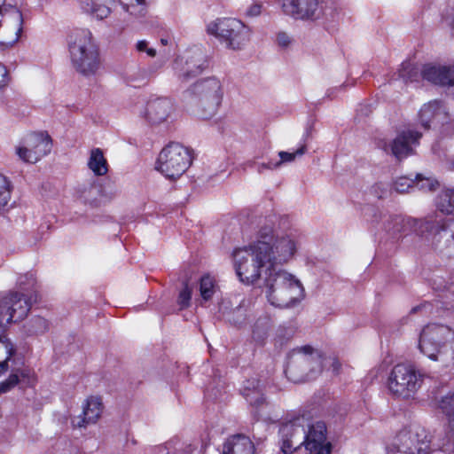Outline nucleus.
I'll list each match as a JSON object with an SVG mask.
<instances>
[{
  "mask_svg": "<svg viewBox=\"0 0 454 454\" xmlns=\"http://www.w3.org/2000/svg\"><path fill=\"white\" fill-rule=\"evenodd\" d=\"M301 239L298 229L275 231L270 224L261 226L254 241L232 253L239 280L248 286L261 285L274 267L288 263L294 257Z\"/></svg>",
  "mask_w": 454,
  "mask_h": 454,
  "instance_id": "1",
  "label": "nucleus"
},
{
  "mask_svg": "<svg viewBox=\"0 0 454 454\" xmlns=\"http://www.w3.org/2000/svg\"><path fill=\"white\" fill-rule=\"evenodd\" d=\"M367 219L375 226L380 223V228L393 235L406 233L408 230H419L435 252L454 255V220L428 217L424 220L405 218L403 216H389L379 208L368 207L365 211Z\"/></svg>",
  "mask_w": 454,
  "mask_h": 454,
  "instance_id": "2",
  "label": "nucleus"
},
{
  "mask_svg": "<svg viewBox=\"0 0 454 454\" xmlns=\"http://www.w3.org/2000/svg\"><path fill=\"white\" fill-rule=\"evenodd\" d=\"M260 286L268 302L279 309L294 308L305 297V290L301 280L279 266L274 267Z\"/></svg>",
  "mask_w": 454,
  "mask_h": 454,
  "instance_id": "3",
  "label": "nucleus"
},
{
  "mask_svg": "<svg viewBox=\"0 0 454 454\" xmlns=\"http://www.w3.org/2000/svg\"><path fill=\"white\" fill-rule=\"evenodd\" d=\"M420 352L430 360L448 367L454 365V330L444 325H426L418 345Z\"/></svg>",
  "mask_w": 454,
  "mask_h": 454,
  "instance_id": "4",
  "label": "nucleus"
},
{
  "mask_svg": "<svg viewBox=\"0 0 454 454\" xmlns=\"http://www.w3.org/2000/svg\"><path fill=\"white\" fill-rule=\"evenodd\" d=\"M67 43L75 70L86 76L97 74L100 67V59L91 32L86 28H76L69 34Z\"/></svg>",
  "mask_w": 454,
  "mask_h": 454,
  "instance_id": "5",
  "label": "nucleus"
},
{
  "mask_svg": "<svg viewBox=\"0 0 454 454\" xmlns=\"http://www.w3.org/2000/svg\"><path fill=\"white\" fill-rule=\"evenodd\" d=\"M185 97L195 108L200 119H210L215 115L223 97V84L215 77L201 79L193 83L185 92Z\"/></svg>",
  "mask_w": 454,
  "mask_h": 454,
  "instance_id": "6",
  "label": "nucleus"
},
{
  "mask_svg": "<svg viewBox=\"0 0 454 454\" xmlns=\"http://www.w3.org/2000/svg\"><path fill=\"white\" fill-rule=\"evenodd\" d=\"M206 31L215 36L225 48L233 51L245 47L251 37L250 28L235 18H218L207 24Z\"/></svg>",
  "mask_w": 454,
  "mask_h": 454,
  "instance_id": "7",
  "label": "nucleus"
},
{
  "mask_svg": "<svg viewBox=\"0 0 454 454\" xmlns=\"http://www.w3.org/2000/svg\"><path fill=\"white\" fill-rule=\"evenodd\" d=\"M423 383V374L414 365L398 364L392 369L387 379L391 395L402 399L413 397Z\"/></svg>",
  "mask_w": 454,
  "mask_h": 454,
  "instance_id": "8",
  "label": "nucleus"
},
{
  "mask_svg": "<svg viewBox=\"0 0 454 454\" xmlns=\"http://www.w3.org/2000/svg\"><path fill=\"white\" fill-rule=\"evenodd\" d=\"M192 163V155L188 148L178 143H170L160 153L156 169L167 178L180 177Z\"/></svg>",
  "mask_w": 454,
  "mask_h": 454,
  "instance_id": "9",
  "label": "nucleus"
},
{
  "mask_svg": "<svg viewBox=\"0 0 454 454\" xmlns=\"http://www.w3.org/2000/svg\"><path fill=\"white\" fill-rule=\"evenodd\" d=\"M19 4L20 0H0V44L5 47L14 46L23 31L24 19Z\"/></svg>",
  "mask_w": 454,
  "mask_h": 454,
  "instance_id": "10",
  "label": "nucleus"
},
{
  "mask_svg": "<svg viewBox=\"0 0 454 454\" xmlns=\"http://www.w3.org/2000/svg\"><path fill=\"white\" fill-rule=\"evenodd\" d=\"M207 67V56L203 48L198 45L187 48L172 63L174 74L181 82L200 75Z\"/></svg>",
  "mask_w": 454,
  "mask_h": 454,
  "instance_id": "11",
  "label": "nucleus"
},
{
  "mask_svg": "<svg viewBox=\"0 0 454 454\" xmlns=\"http://www.w3.org/2000/svg\"><path fill=\"white\" fill-rule=\"evenodd\" d=\"M31 297L20 292H10L0 300V327L18 322L27 317Z\"/></svg>",
  "mask_w": 454,
  "mask_h": 454,
  "instance_id": "12",
  "label": "nucleus"
},
{
  "mask_svg": "<svg viewBox=\"0 0 454 454\" xmlns=\"http://www.w3.org/2000/svg\"><path fill=\"white\" fill-rule=\"evenodd\" d=\"M51 150V141L45 133H32L27 135L16 146L18 157L24 162L35 163L47 155Z\"/></svg>",
  "mask_w": 454,
  "mask_h": 454,
  "instance_id": "13",
  "label": "nucleus"
},
{
  "mask_svg": "<svg viewBox=\"0 0 454 454\" xmlns=\"http://www.w3.org/2000/svg\"><path fill=\"white\" fill-rule=\"evenodd\" d=\"M282 12L300 20H313L319 17L318 0H278Z\"/></svg>",
  "mask_w": 454,
  "mask_h": 454,
  "instance_id": "14",
  "label": "nucleus"
},
{
  "mask_svg": "<svg viewBox=\"0 0 454 454\" xmlns=\"http://www.w3.org/2000/svg\"><path fill=\"white\" fill-rule=\"evenodd\" d=\"M175 111V105L168 98H157L147 102L142 116L150 125L167 122Z\"/></svg>",
  "mask_w": 454,
  "mask_h": 454,
  "instance_id": "15",
  "label": "nucleus"
},
{
  "mask_svg": "<svg viewBox=\"0 0 454 454\" xmlns=\"http://www.w3.org/2000/svg\"><path fill=\"white\" fill-rule=\"evenodd\" d=\"M421 134L414 129L403 130L397 135L388 145L382 146L384 151L391 152L397 159H403L411 154L412 146L417 145Z\"/></svg>",
  "mask_w": 454,
  "mask_h": 454,
  "instance_id": "16",
  "label": "nucleus"
},
{
  "mask_svg": "<svg viewBox=\"0 0 454 454\" xmlns=\"http://www.w3.org/2000/svg\"><path fill=\"white\" fill-rule=\"evenodd\" d=\"M448 119L445 106L438 100L424 104L419 112V121L425 129H429L432 125L443 124Z\"/></svg>",
  "mask_w": 454,
  "mask_h": 454,
  "instance_id": "17",
  "label": "nucleus"
},
{
  "mask_svg": "<svg viewBox=\"0 0 454 454\" xmlns=\"http://www.w3.org/2000/svg\"><path fill=\"white\" fill-rule=\"evenodd\" d=\"M306 434L305 454H330L331 443L326 439V427H309Z\"/></svg>",
  "mask_w": 454,
  "mask_h": 454,
  "instance_id": "18",
  "label": "nucleus"
},
{
  "mask_svg": "<svg viewBox=\"0 0 454 454\" xmlns=\"http://www.w3.org/2000/svg\"><path fill=\"white\" fill-rule=\"evenodd\" d=\"M421 77L434 84L451 86L454 84V67L427 64L421 70Z\"/></svg>",
  "mask_w": 454,
  "mask_h": 454,
  "instance_id": "19",
  "label": "nucleus"
},
{
  "mask_svg": "<svg viewBox=\"0 0 454 454\" xmlns=\"http://www.w3.org/2000/svg\"><path fill=\"white\" fill-rule=\"evenodd\" d=\"M293 356H297V360L312 365V370H316L318 372H321L323 367L329 363L332 364L334 372L337 371L340 366L338 361L332 358L323 357L319 352L314 351L309 346H304L294 349L293 351Z\"/></svg>",
  "mask_w": 454,
  "mask_h": 454,
  "instance_id": "20",
  "label": "nucleus"
},
{
  "mask_svg": "<svg viewBox=\"0 0 454 454\" xmlns=\"http://www.w3.org/2000/svg\"><path fill=\"white\" fill-rule=\"evenodd\" d=\"M36 381L35 371L27 366H22L13 371L8 379L0 383V392L1 394L6 393L19 384L24 387H33Z\"/></svg>",
  "mask_w": 454,
  "mask_h": 454,
  "instance_id": "21",
  "label": "nucleus"
},
{
  "mask_svg": "<svg viewBox=\"0 0 454 454\" xmlns=\"http://www.w3.org/2000/svg\"><path fill=\"white\" fill-rule=\"evenodd\" d=\"M104 404L101 396L90 395L82 404V414L80 415L82 424L95 425L98 423L104 411Z\"/></svg>",
  "mask_w": 454,
  "mask_h": 454,
  "instance_id": "22",
  "label": "nucleus"
},
{
  "mask_svg": "<svg viewBox=\"0 0 454 454\" xmlns=\"http://www.w3.org/2000/svg\"><path fill=\"white\" fill-rule=\"evenodd\" d=\"M75 201L88 207H98L103 200L102 189L98 184H90L80 186L75 192Z\"/></svg>",
  "mask_w": 454,
  "mask_h": 454,
  "instance_id": "23",
  "label": "nucleus"
},
{
  "mask_svg": "<svg viewBox=\"0 0 454 454\" xmlns=\"http://www.w3.org/2000/svg\"><path fill=\"white\" fill-rule=\"evenodd\" d=\"M254 446L249 437L238 434L229 437L223 446V454H254Z\"/></svg>",
  "mask_w": 454,
  "mask_h": 454,
  "instance_id": "24",
  "label": "nucleus"
},
{
  "mask_svg": "<svg viewBox=\"0 0 454 454\" xmlns=\"http://www.w3.org/2000/svg\"><path fill=\"white\" fill-rule=\"evenodd\" d=\"M199 292L200 306H207L220 293V286L215 276L204 274L199 280Z\"/></svg>",
  "mask_w": 454,
  "mask_h": 454,
  "instance_id": "25",
  "label": "nucleus"
},
{
  "mask_svg": "<svg viewBox=\"0 0 454 454\" xmlns=\"http://www.w3.org/2000/svg\"><path fill=\"white\" fill-rule=\"evenodd\" d=\"M112 0H81L82 10L97 20H104L111 12Z\"/></svg>",
  "mask_w": 454,
  "mask_h": 454,
  "instance_id": "26",
  "label": "nucleus"
},
{
  "mask_svg": "<svg viewBox=\"0 0 454 454\" xmlns=\"http://www.w3.org/2000/svg\"><path fill=\"white\" fill-rule=\"evenodd\" d=\"M241 393L251 406L260 407L265 403L264 395L257 380L252 379L245 382Z\"/></svg>",
  "mask_w": 454,
  "mask_h": 454,
  "instance_id": "27",
  "label": "nucleus"
},
{
  "mask_svg": "<svg viewBox=\"0 0 454 454\" xmlns=\"http://www.w3.org/2000/svg\"><path fill=\"white\" fill-rule=\"evenodd\" d=\"M307 152V146L305 145H301L294 152H285L280 151L278 153L279 160H270L268 163H262L258 166V171L262 172L264 168L276 169L281 167L283 164L291 163L296 160L297 157L302 156Z\"/></svg>",
  "mask_w": 454,
  "mask_h": 454,
  "instance_id": "28",
  "label": "nucleus"
},
{
  "mask_svg": "<svg viewBox=\"0 0 454 454\" xmlns=\"http://www.w3.org/2000/svg\"><path fill=\"white\" fill-rule=\"evenodd\" d=\"M87 166L96 176H103L108 172V163L100 148L90 150Z\"/></svg>",
  "mask_w": 454,
  "mask_h": 454,
  "instance_id": "29",
  "label": "nucleus"
},
{
  "mask_svg": "<svg viewBox=\"0 0 454 454\" xmlns=\"http://www.w3.org/2000/svg\"><path fill=\"white\" fill-rule=\"evenodd\" d=\"M272 328V319L262 316L256 319L252 329V338L258 345H263Z\"/></svg>",
  "mask_w": 454,
  "mask_h": 454,
  "instance_id": "30",
  "label": "nucleus"
},
{
  "mask_svg": "<svg viewBox=\"0 0 454 454\" xmlns=\"http://www.w3.org/2000/svg\"><path fill=\"white\" fill-rule=\"evenodd\" d=\"M312 419L310 411H292L286 414L283 426H326L325 422H312Z\"/></svg>",
  "mask_w": 454,
  "mask_h": 454,
  "instance_id": "31",
  "label": "nucleus"
},
{
  "mask_svg": "<svg viewBox=\"0 0 454 454\" xmlns=\"http://www.w3.org/2000/svg\"><path fill=\"white\" fill-rule=\"evenodd\" d=\"M157 71L154 66L146 68H137L127 76V82L134 86L145 84Z\"/></svg>",
  "mask_w": 454,
  "mask_h": 454,
  "instance_id": "32",
  "label": "nucleus"
},
{
  "mask_svg": "<svg viewBox=\"0 0 454 454\" xmlns=\"http://www.w3.org/2000/svg\"><path fill=\"white\" fill-rule=\"evenodd\" d=\"M438 210L446 215H454V189L442 191L436 200Z\"/></svg>",
  "mask_w": 454,
  "mask_h": 454,
  "instance_id": "33",
  "label": "nucleus"
},
{
  "mask_svg": "<svg viewBox=\"0 0 454 454\" xmlns=\"http://www.w3.org/2000/svg\"><path fill=\"white\" fill-rule=\"evenodd\" d=\"M419 432H409V439L411 441L409 449L411 450L413 447L418 452L427 451L429 449L430 440L426 434L425 427H419Z\"/></svg>",
  "mask_w": 454,
  "mask_h": 454,
  "instance_id": "34",
  "label": "nucleus"
},
{
  "mask_svg": "<svg viewBox=\"0 0 454 454\" xmlns=\"http://www.w3.org/2000/svg\"><path fill=\"white\" fill-rule=\"evenodd\" d=\"M124 9L135 17L144 16L146 12L147 0H120Z\"/></svg>",
  "mask_w": 454,
  "mask_h": 454,
  "instance_id": "35",
  "label": "nucleus"
},
{
  "mask_svg": "<svg viewBox=\"0 0 454 454\" xmlns=\"http://www.w3.org/2000/svg\"><path fill=\"white\" fill-rule=\"evenodd\" d=\"M420 70L421 69L411 62H403L398 74L399 77L402 78L404 82H412L419 81V78L421 76Z\"/></svg>",
  "mask_w": 454,
  "mask_h": 454,
  "instance_id": "36",
  "label": "nucleus"
},
{
  "mask_svg": "<svg viewBox=\"0 0 454 454\" xmlns=\"http://www.w3.org/2000/svg\"><path fill=\"white\" fill-rule=\"evenodd\" d=\"M12 183L4 175L0 174V210L7 206L12 196Z\"/></svg>",
  "mask_w": 454,
  "mask_h": 454,
  "instance_id": "37",
  "label": "nucleus"
},
{
  "mask_svg": "<svg viewBox=\"0 0 454 454\" xmlns=\"http://www.w3.org/2000/svg\"><path fill=\"white\" fill-rule=\"evenodd\" d=\"M14 353L12 343L4 336L0 335V363H4L5 371L7 370V361Z\"/></svg>",
  "mask_w": 454,
  "mask_h": 454,
  "instance_id": "38",
  "label": "nucleus"
},
{
  "mask_svg": "<svg viewBox=\"0 0 454 454\" xmlns=\"http://www.w3.org/2000/svg\"><path fill=\"white\" fill-rule=\"evenodd\" d=\"M414 180V187H417L421 191H434L439 186L437 180L432 177H426L421 174H417Z\"/></svg>",
  "mask_w": 454,
  "mask_h": 454,
  "instance_id": "39",
  "label": "nucleus"
},
{
  "mask_svg": "<svg viewBox=\"0 0 454 454\" xmlns=\"http://www.w3.org/2000/svg\"><path fill=\"white\" fill-rule=\"evenodd\" d=\"M294 329L291 326H279L276 332L274 341L276 345L283 346L294 335Z\"/></svg>",
  "mask_w": 454,
  "mask_h": 454,
  "instance_id": "40",
  "label": "nucleus"
},
{
  "mask_svg": "<svg viewBox=\"0 0 454 454\" xmlns=\"http://www.w3.org/2000/svg\"><path fill=\"white\" fill-rule=\"evenodd\" d=\"M440 409L446 414L449 420L454 419V394L448 395L441 400Z\"/></svg>",
  "mask_w": 454,
  "mask_h": 454,
  "instance_id": "41",
  "label": "nucleus"
},
{
  "mask_svg": "<svg viewBox=\"0 0 454 454\" xmlns=\"http://www.w3.org/2000/svg\"><path fill=\"white\" fill-rule=\"evenodd\" d=\"M36 280L35 275L31 272L23 274L19 277L17 284L21 291H30L35 286Z\"/></svg>",
  "mask_w": 454,
  "mask_h": 454,
  "instance_id": "42",
  "label": "nucleus"
},
{
  "mask_svg": "<svg viewBox=\"0 0 454 454\" xmlns=\"http://www.w3.org/2000/svg\"><path fill=\"white\" fill-rule=\"evenodd\" d=\"M414 178L408 176H400L394 183V189L400 193L409 192L410 188L414 187Z\"/></svg>",
  "mask_w": 454,
  "mask_h": 454,
  "instance_id": "43",
  "label": "nucleus"
},
{
  "mask_svg": "<svg viewBox=\"0 0 454 454\" xmlns=\"http://www.w3.org/2000/svg\"><path fill=\"white\" fill-rule=\"evenodd\" d=\"M192 300V289L188 286L187 283H185L184 288L180 291L178 297H177V304L180 308V309H186L190 306Z\"/></svg>",
  "mask_w": 454,
  "mask_h": 454,
  "instance_id": "44",
  "label": "nucleus"
},
{
  "mask_svg": "<svg viewBox=\"0 0 454 454\" xmlns=\"http://www.w3.org/2000/svg\"><path fill=\"white\" fill-rule=\"evenodd\" d=\"M371 193L378 199L386 198L389 193L388 185L384 183H377L372 186Z\"/></svg>",
  "mask_w": 454,
  "mask_h": 454,
  "instance_id": "45",
  "label": "nucleus"
},
{
  "mask_svg": "<svg viewBox=\"0 0 454 454\" xmlns=\"http://www.w3.org/2000/svg\"><path fill=\"white\" fill-rule=\"evenodd\" d=\"M48 329V322L43 317H35L32 321V331L34 333H43Z\"/></svg>",
  "mask_w": 454,
  "mask_h": 454,
  "instance_id": "46",
  "label": "nucleus"
},
{
  "mask_svg": "<svg viewBox=\"0 0 454 454\" xmlns=\"http://www.w3.org/2000/svg\"><path fill=\"white\" fill-rule=\"evenodd\" d=\"M136 50L138 52H145L149 57H155L156 50L149 47V43L146 40H140L136 43Z\"/></svg>",
  "mask_w": 454,
  "mask_h": 454,
  "instance_id": "47",
  "label": "nucleus"
},
{
  "mask_svg": "<svg viewBox=\"0 0 454 454\" xmlns=\"http://www.w3.org/2000/svg\"><path fill=\"white\" fill-rule=\"evenodd\" d=\"M262 12V4L260 2H254L250 4L246 10V15L250 18L258 17Z\"/></svg>",
  "mask_w": 454,
  "mask_h": 454,
  "instance_id": "48",
  "label": "nucleus"
},
{
  "mask_svg": "<svg viewBox=\"0 0 454 454\" xmlns=\"http://www.w3.org/2000/svg\"><path fill=\"white\" fill-rule=\"evenodd\" d=\"M276 42L281 48H287L293 42L292 37L286 32H279L277 34Z\"/></svg>",
  "mask_w": 454,
  "mask_h": 454,
  "instance_id": "49",
  "label": "nucleus"
},
{
  "mask_svg": "<svg viewBox=\"0 0 454 454\" xmlns=\"http://www.w3.org/2000/svg\"><path fill=\"white\" fill-rule=\"evenodd\" d=\"M281 450L285 454L292 453L293 450H295L298 452L299 446L294 447L293 440L286 438V439H283V441H282Z\"/></svg>",
  "mask_w": 454,
  "mask_h": 454,
  "instance_id": "50",
  "label": "nucleus"
},
{
  "mask_svg": "<svg viewBox=\"0 0 454 454\" xmlns=\"http://www.w3.org/2000/svg\"><path fill=\"white\" fill-rule=\"evenodd\" d=\"M9 82L8 71L4 64L0 62V90L7 86Z\"/></svg>",
  "mask_w": 454,
  "mask_h": 454,
  "instance_id": "51",
  "label": "nucleus"
},
{
  "mask_svg": "<svg viewBox=\"0 0 454 454\" xmlns=\"http://www.w3.org/2000/svg\"><path fill=\"white\" fill-rule=\"evenodd\" d=\"M442 22L450 29L452 35H454V14L452 16L443 17Z\"/></svg>",
  "mask_w": 454,
  "mask_h": 454,
  "instance_id": "52",
  "label": "nucleus"
},
{
  "mask_svg": "<svg viewBox=\"0 0 454 454\" xmlns=\"http://www.w3.org/2000/svg\"><path fill=\"white\" fill-rule=\"evenodd\" d=\"M448 169L454 170V160H450V162L448 163Z\"/></svg>",
  "mask_w": 454,
  "mask_h": 454,
  "instance_id": "53",
  "label": "nucleus"
},
{
  "mask_svg": "<svg viewBox=\"0 0 454 454\" xmlns=\"http://www.w3.org/2000/svg\"><path fill=\"white\" fill-rule=\"evenodd\" d=\"M160 43H161V44H163V45H167V44L168 43V39H167V38H161V39H160Z\"/></svg>",
  "mask_w": 454,
  "mask_h": 454,
  "instance_id": "54",
  "label": "nucleus"
},
{
  "mask_svg": "<svg viewBox=\"0 0 454 454\" xmlns=\"http://www.w3.org/2000/svg\"><path fill=\"white\" fill-rule=\"evenodd\" d=\"M344 415H345V412H344V411L340 408V423L342 422V418L344 417Z\"/></svg>",
  "mask_w": 454,
  "mask_h": 454,
  "instance_id": "55",
  "label": "nucleus"
},
{
  "mask_svg": "<svg viewBox=\"0 0 454 454\" xmlns=\"http://www.w3.org/2000/svg\"><path fill=\"white\" fill-rule=\"evenodd\" d=\"M282 434H285V435H286V436H287V435H290L291 437L293 436V432H291V431H290V432H287V433H284V432H283Z\"/></svg>",
  "mask_w": 454,
  "mask_h": 454,
  "instance_id": "56",
  "label": "nucleus"
},
{
  "mask_svg": "<svg viewBox=\"0 0 454 454\" xmlns=\"http://www.w3.org/2000/svg\"><path fill=\"white\" fill-rule=\"evenodd\" d=\"M338 419L330 420L329 422H338Z\"/></svg>",
  "mask_w": 454,
  "mask_h": 454,
  "instance_id": "57",
  "label": "nucleus"
}]
</instances>
